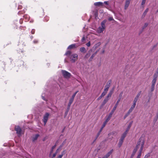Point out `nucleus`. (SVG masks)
Segmentation results:
<instances>
[{
  "label": "nucleus",
  "instance_id": "nucleus-1",
  "mask_svg": "<svg viewBox=\"0 0 158 158\" xmlns=\"http://www.w3.org/2000/svg\"><path fill=\"white\" fill-rule=\"evenodd\" d=\"M106 20H103L101 23V26L98 27L97 30V32L98 33L102 32L106 29V26L105 23L106 22Z\"/></svg>",
  "mask_w": 158,
  "mask_h": 158
},
{
  "label": "nucleus",
  "instance_id": "nucleus-2",
  "mask_svg": "<svg viewBox=\"0 0 158 158\" xmlns=\"http://www.w3.org/2000/svg\"><path fill=\"white\" fill-rule=\"evenodd\" d=\"M139 142H140L141 147L140 148V152L139 155H138L137 158H140L141 155V152L142 151L143 145L144 144V140L142 138H140L139 139Z\"/></svg>",
  "mask_w": 158,
  "mask_h": 158
},
{
  "label": "nucleus",
  "instance_id": "nucleus-3",
  "mask_svg": "<svg viewBox=\"0 0 158 158\" xmlns=\"http://www.w3.org/2000/svg\"><path fill=\"white\" fill-rule=\"evenodd\" d=\"M132 123V122H131L130 123V124L129 125V126L128 127V129L126 131V132L123 134V135L122 137V138H121V139L119 142V146H121V145H122V143L123 142V140L124 139L125 137L126 136V135L127 133V132H128L129 129V128H130V127L131 126Z\"/></svg>",
  "mask_w": 158,
  "mask_h": 158
},
{
  "label": "nucleus",
  "instance_id": "nucleus-4",
  "mask_svg": "<svg viewBox=\"0 0 158 158\" xmlns=\"http://www.w3.org/2000/svg\"><path fill=\"white\" fill-rule=\"evenodd\" d=\"M61 72L64 77L69 78L70 77L71 75L70 73L64 70H62Z\"/></svg>",
  "mask_w": 158,
  "mask_h": 158
},
{
  "label": "nucleus",
  "instance_id": "nucleus-5",
  "mask_svg": "<svg viewBox=\"0 0 158 158\" xmlns=\"http://www.w3.org/2000/svg\"><path fill=\"white\" fill-rule=\"evenodd\" d=\"M78 55L76 54H73L70 55V58L72 62H74L77 59Z\"/></svg>",
  "mask_w": 158,
  "mask_h": 158
},
{
  "label": "nucleus",
  "instance_id": "nucleus-6",
  "mask_svg": "<svg viewBox=\"0 0 158 158\" xmlns=\"http://www.w3.org/2000/svg\"><path fill=\"white\" fill-rule=\"evenodd\" d=\"M158 76H156V75H154L153 76V79L152 81V89L154 88V86L155 85L156 83V81L157 80V78Z\"/></svg>",
  "mask_w": 158,
  "mask_h": 158
},
{
  "label": "nucleus",
  "instance_id": "nucleus-7",
  "mask_svg": "<svg viewBox=\"0 0 158 158\" xmlns=\"http://www.w3.org/2000/svg\"><path fill=\"white\" fill-rule=\"evenodd\" d=\"M15 130L16 131L17 133L19 136L20 135L21 132V130L19 126H17L15 127Z\"/></svg>",
  "mask_w": 158,
  "mask_h": 158
},
{
  "label": "nucleus",
  "instance_id": "nucleus-8",
  "mask_svg": "<svg viewBox=\"0 0 158 158\" xmlns=\"http://www.w3.org/2000/svg\"><path fill=\"white\" fill-rule=\"evenodd\" d=\"M49 115V114L48 113H46L45 115L44 116L43 118L44 122V125H45L47 123L48 120V116Z\"/></svg>",
  "mask_w": 158,
  "mask_h": 158
},
{
  "label": "nucleus",
  "instance_id": "nucleus-9",
  "mask_svg": "<svg viewBox=\"0 0 158 158\" xmlns=\"http://www.w3.org/2000/svg\"><path fill=\"white\" fill-rule=\"evenodd\" d=\"M140 143V142L139 143V141L137 143V145L136 147V148H135L134 149V150L133 151V155H134L136 153V152L137 151L138 148L139 147V146H141Z\"/></svg>",
  "mask_w": 158,
  "mask_h": 158
},
{
  "label": "nucleus",
  "instance_id": "nucleus-10",
  "mask_svg": "<svg viewBox=\"0 0 158 158\" xmlns=\"http://www.w3.org/2000/svg\"><path fill=\"white\" fill-rule=\"evenodd\" d=\"M131 0H126L124 6V9L126 10L127 9L129 5Z\"/></svg>",
  "mask_w": 158,
  "mask_h": 158
},
{
  "label": "nucleus",
  "instance_id": "nucleus-11",
  "mask_svg": "<svg viewBox=\"0 0 158 158\" xmlns=\"http://www.w3.org/2000/svg\"><path fill=\"white\" fill-rule=\"evenodd\" d=\"M77 92L78 91H77L75 93H74V94L73 95L72 98H71L70 99L69 102V106H70L71 105V103H72V102L74 98L75 97L76 94Z\"/></svg>",
  "mask_w": 158,
  "mask_h": 158
},
{
  "label": "nucleus",
  "instance_id": "nucleus-12",
  "mask_svg": "<svg viewBox=\"0 0 158 158\" xmlns=\"http://www.w3.org/2000/svg\"><path fill=\"white\" fill-rule=\"evenodd\" d=\"M92 51V49L89 50L85 56V58L86 59L88 58L90 56Z\"/></svg>",
  "mask_w": 158,
  "mask_h": 158
},
{
  "label": "nucleus",
  "instance_id": "nucleus-13",
  "mask_svg": "<svg viewBox=\"0 0 158 158\" xmlns=\"http://www.w3.org/2000/svg\"><path fill=\"white\" fill-rule=\"evenodd\" d=\"M111 80H109L107 83L105 89H109L111 85Z\"/></svg>",
  "mask_w": 158,
  "mask_h": 158
},
{
  "label": "nucleus",
  "instance_id": "nucleus-14",
  "mask_svg": "<svg viewBox=\"0 0 158 158\" xmlns=\"http://www.w3.org/2000/svg\"><path fill=\"white\" fill-rule=\"evenodd\" d=\"M94 5L96 6H104L103 3L102 2H95L94 3Z\"/></svg>",
  "mask_w": 158,
  "mask_h": 158
},
{
  "label": "nucleus",
  "instance_id": "nucleus-15",
  "mask_svg": "<svg viewBox=\"0 0 158 158\" xmlns=\"http://www.w3.org/2000/svg\"><path fill=\"white\" fill-rule=\"evenodd\" d=\"M119 100H118V101H117V103L115 105V106H114V108H113V110H112V112H111V113L110 114V116H109V117H110H110H111L112 114H113V113H114V111L116 109V108L117 106V105H118V102H119Z\"/></svg>",
  "mask_w": 158,
  "mask_h": 158
},
{
  "label": "nucleus",
  "instance_id": "nucleus-16",
  "mask_svg": "<svg viewBox=\"0 0 158 158\" xmlns=\"http://www.w3.org/2000/svg\"><path fill=\"white\" fill-rule=\"evenodd\" d=\"M98 51H97L93 53L91 56H90V58L89 59V61H92V60L93 59L94 57L96 56V55Z\"/></svg>",
  "mask_w": 158,
  "mask_h": 158
},
{
  "label": "nucleus",
  "instance_id": "nucleus-17",
  "mask_svg": "<svg viewBox=\"0 0 158 158\" xmlns=\"http://www.w3.org/2000/svg\"><path fill=\"white\" fill-rule=\"evenodd\" d=\"M110 117H109L108 118H107V119L106 120L105 122L104 123L102 128L101 129L100 131H101L102 130L103 128L106 125V123L109 120V119H110Z\"/></svg>",
  "mask_w": 158,
  "mask_h": 158
},
{
  "label": "nucleus",
  "instance_id": "nucleus-18",
  "mask_svg": "<svg viewBox=\"0 0 158 158\" xmlns=\"http://www.w3.org/2000/svg\"><path fill=\"white\" fill-rule=\"evenodd\" d=\"M76 47V44H72L69 45L67 49H73V48H75Z\"/></svg>",
  "mask_w": 158,
  "mask_h": 158
},
{
  "label": "nucleus",
  "instance_id": "nucleus-19",
  "mask_svg": "<svg viewBox=\"0 0 158 158\" xmlns=\"http://www.w3.org/2000/svg\"><path fill=\"white\" fill-rule=\"evenodd\" d=\"M80 51L81 52L85 53L86 52V50L84 47H82L80 48Z\"/></svg>",
  "mask_w": 158,
  "mask_h": 158
},
{
  "label": "nucleus",
  "instance_id": "nucleus-20",
  "mask_svg": "<svg viewBox=\"0 0 158 158\" xmlns=\"http://www.w3.org/2000/svg\"><path fill=\"white\" fill-rule=\"evenodd\" d=\"M149 10V9L148 8H147L145 11L143 13V14L142 15V17L143 18L146 15L147 13L148 12V11Z\"/></svg>",
  "mask_w": 158,
  "mask_h": 158
},
{
  "label": "nucleus",
  "instance_id": "nucleus-21",
  "mask_svg": "<svg viewBox=\"0 0 158 158\" xmlns=\"http://www.w3.org/2000/svg\"><path fill=\"white\" fill-rule=\"evenodd\" d=\"M136 105V103L135 102H134L133 105H132V107H131L130 109L129 110L128 113H129L130 112H131L133 108L135 107Z\"/></svg>",
  "mask_w": 158,
  "mask_h": 158
},
{
  "label": "nucleus",
  "instance_id": "nucleus-22",
  "mask_svg": "<svg viewBox=\"0 0 158 158\" xmlns=\"http://www.w3.org/2000/svg\"><path fill=\"white\" fill-rule=\"evenodd\" d=\"M62 147V145H61V146H60V147L59 148H58V149L57 150H56V153H54V154H53V156H52V158H54V157H55V156H56V153L58 152V150H60V149H61V148Z\"/></svg>",
  "mask_w": 158,
  "mask_h": 158
},
{
  "label": "nucleus",
  "instance_id": "nucleus-23",
  "mask_svg": "<svg viewBox=\"0 0 158 158\" xmlns=\"http://www.w3.org/2000/svg\"><path fill=\"white\" fill-rule=\"evenodd\" d=\"M101 45L100 42H98L94 45V47L95 48H98Z\"/></svg>",
  "mask_w": 158,
  "mask_h": 158
},
{
  "label": "nucleus",
  "instance_id": "nucleus-24",
  "mask_svg": "<svg viewBox=\"0 0 158 158\" xmlns=\"http://www.w3.org/2000/svg\"><path fill=\"white\" fill-rule=\"evenodd\" d=\"M140 94H138L136 97L135 98L134 100V102H135L136 103V102L138 100V98L139 97V96Z\"/></svg>",
  "mask_w": 158,
  "mask_h": 158
},
{
  "label": "nucleus",
  "instance_id": "nucleus-25",
  "mask_svg": "<svg viewBox=\"0 0 158 158\" xmlns=\"http://www.w3.org/2000/svg\"><path fill=\"white\" fill-rule=\"evenodd\" d=\"M108 90V89H104V92L101 95V97H102L104 96L106 93L107 91Z\"/></svg>",
  "mask_w": 158,
  "mask_h": 158
},
{
  "label": "nucleus",
  "instance_id": "nucleus-26",
  "mask_svg": "<svg viewBox=\"0 0 158 158\" xmlns=\"http://www.w3.org/2000/svg\"><path fill=\"white\" fill-rule=\"evenodd\" d=\"M65 152V151L64 150L62 152L61 154L59 156H58V158H62V157L63 155L64 154Z\"/></svg>",
  "mask_w": 158,
  "mask_h": 158
},
{
  "label": "nucleus",
  "instance_id": "nucleus-27",
  "mask_svg": "<svg viewBox=\"0 0 158 158\" xmlns=\"http://www.w3.org/2000/svg\"><path fill=\"white\" fill-rule=\"evenodd\" d=\"M39 136V135L38 134L36 135H35V137L33 138V141H34L35 140H36L37 139V138H38V136Z\"/></svg>",
  "mask_w": 158,
  "mask_h": 158
},
{
  "label": "nucleus",
  "instance_id": "nucleus-28",
  "mask_svg": "<svg viewBox=\"0 0 158 158\" xmlns=\"http://www.w3.org/2000/svg\"><path fill=\"white\" fill-rule=\"evenodd\" d=\"M148 25V23H146L144 24V26L142 27V30H143Z\"/></svg>",
  "mask_w": 158,
  "mask_h": 158
},
{
  "label": "nucleus",
  "instance_id": "nucleus-29",
  "mask_svg": "<svg viewBox=\"0 0 158 158\" xmlns=\"http://www.w3.org/2000/svg\"><path fill=\"white\" fill-rule=\"evenodd\" d=\"M71 53V52L69 51H68L66 52L65 53V55L66 56H68L70 55Z\"/></svg>",
  "mask_w": 158,
  "mask_h": 158
},
{
  "label": "nucleus",
  "instance_id": "nucleus-30",
  "mask_svg": "<svg viewBox=\"0 0 158 158\" xmlns=\"http://www.w3.org/2000/svg\"><path fill=\"white\" fill-rule=\"evenodd\" d=\"M108 99L107 98H106L104 99L103 103V105H104L108 101Z\"/></svg>",
  "mask_w": 158,
  "mask_h": 158
},
{
  "label": "nucleus",
  "instance_id": "nucleus-31",
  "mask_svg": "<svg viewBox=\"0 0 158 158\" xmlns=\"http://www.w3.org/2000/svg\"><path fill=\"white\" fill-rule=\"evenodd\" d=\"M146 0H142V3H141V5H144L145 3Z\"/></svg>",
  "mask_w": 158,
  "mask_h": 158
},
{
  "label": "nucleus",
  "instance_id": "nucleus-32",
  "mask_svg": "<svg viewBox=\"0 0 158 158\" xmlns=\"http://www.w3.org/2000/svg\"><path fill=\"white\" fill-rule=\"evenodd\" d=\"M108 20L110 21L114 20V19L112 17H110L109 18Z\"/></svg>",
  "mask_w": 158,
  "mask_h": 158
},
{
  "label": "nucleus",
  "instance_id": "nucleus-33",
  "mask_svg": "<svg viewBox=\"0 0 158 158\" xmlns=\"http://www.w3.org/2000/svg\"><path fill=\"white\" fill-rule=\"evenodd\" d=\"M56 146V145H54L52 147V149H51V153H52V152L54 149L55 148Z\"/></svg>",
  "mask_w": 158,
  "mask_h": 158
},
{
  "label": "nucleus",
  "instance_id": "nucleus-34",
  "mask_svg": "<svg viewBox=\"0 0 158 158\" xmlns=\"http://www.w3.org/2000/svg\"><path fill=\"white\" fill-rule=\"evenodd\" d=\"M112 153V151H110V152H108V153L106 155V158H107L109 156H110V155L111 154V153Z\"/></svg>",
  "mask_w": 158,
  "mask_h": 158
},
{
  "label": "nucleus",
  "instance_id": "nucleus-35",
  "mask_svg": "<svg viewBox=\"0 0 158 158\" xmlns=\"http://www.w3.org/2000/svg\"><path fill=\"white\" fill-rule=\"evenodd\" d=\"M86 46L88 47H89L90 46V41L88 43H86Z\"/></svg>",
  "mask_w": 158,
  "mask_h": 158
},
{
  "label": "nucleus",
  "instance_id": "nucleus-36",
  "mask_svg": "<svg viewBox=\"0 0 158 158\" xmlns=\"http://www.w3.org/2000/svg\"><path fill=\"white\" fill-rule=\"evenodd\" d=\"M103 3L105 4H106L107 5H109L108 1H104V2L103 4Z\"/></svg>",
  "mask_w": 158,
  "mask_h": 158
},
{
  "label": "nucleus",
  "instance_id": "nucleus-37",
  "mask_svg": "<svg viewBox=\"0 0 158 158\" xmlns=\"http://www.w3.org/2000/svg\"><path fill=\"white\" fill-rule=\"evenodd\" d=\"M35 30L34 29H32L31 31V33L32 34H33L35 33Z\"/></svg>",
  "mask_w": 158,
  "mask_h": 158
},
{
  "label": "nucleus",
  "instance_id": "nucleus-38",
  "mask_svg": "<svg viewBox=\"0 0 158 158\" xmlns=\"http://www.w3.org/2000/svg\"><path fill=\"white\" fill-rule=\"evenodd\" d=\"M85 40V37L84 36H83L82 37V38L81 40V42H83Z\"/></svg>",
  "mask_w": 158,
  "mask_h": 158
},
{
  "label": "nucleus",
  "instance_id": "nucleus-39",
  "mask_svg": "<svg viewBox=\"0 0 158 158\" xmlns=\"http://www.w3.org/2000/svg\"><path fill=\"white\" fill-rule=\"evenodd\" d=\"M33 43L35 44H37V43H38V40H35L33 41Z\"/></svg>",
  "mask_w": 158,
  "mask_h": 158
},
{
  "label": "nucleus",
  "instance_id": "nucleus-40",
  "mask_svg": "<svg viewBox=\"0 0 158 158\" xmlns=\"http://www.w3.org/2000/svg\"><path fill=\"white\" fill-rule=\"evenodd\" d=\"M111 94L110 93L108 95L107 98L109 97H110L111 96Z\"/></svg>",
  "mask_w": 158,
  "mask_h": 158
},
{
  "label": "nucleus",
  "instance_id": "nucleus-41",
  "mask_svg": "<svg viewBox=\"0 0 158 158\" xmlns=\"http://www.w3.org/2000/svg\"><path fill=\"white\" fill-rule=\"evenodd\" d=\"M22 19H20V20L19 22H20V23H21H21H22Z\"/></svg>",
  "mask_w": 158,
  "mask_h": 158
},
{
  "label": "nucleus",
  "instance_id": "nucleus-42",
  "mask_svg": "<svg viewBox=\"0 0 158 158\" xmlns=\"http://www.w3.org/2000/svg\"><path fill=\"white\" fill-rule=\"evenodd\" d=\"M102 97H101V95L98 98V100H99L101 99Z\"/></svg>",
  "mask_w": 158,
  "mask_h": 158
},
{
  "label": "nucleus",
  "instance_id": "nucleus-43",
  "mask_svg": "<svg viewBox=\"0 0 158 158\" xmlns=\"http://www.w3.org/2000/svg\"><path fill=\"white\" fill-rule=\"evenodd\" d=\"M18 8L19 9H20L21 8V6H18Z\"/></svg>",
  "mask_w": 158,
  "mask_h": 158
},
{
  "label": "nucleus",
  "instance_id": "nucleus-44",
  "mask_svg": "<svg viewBox=\"0 0 158 158\" xmlns=\"http://www.w3.org/2000/svg\"><path fill=\"white\" fill-rule=\"evenodd\" d=\"M104 52H105V51H104V50H103L102 51V53H104Z\"/></svg>",
  "mask_w": 158,
  "mask_h": 158
},
{
  "label": "nucleus",
  "instance_id": "nucleus-45",
  "mask_svg": "<svg viewBox=\"0 0 158 158\" xmlns=\"http://www.w3.org/2000/svg\"><path fill=\"white\" fill-rule=\"evenodd\" d=\"M134 155H133V154L132 153V155L131 156V158H132L133 157V156Z\"/></svg>",
  "mask_w": 158,
  "mask_h": 158
},
{
  "label": "nucleus",
  "instance_id": "nucleus-46",
  "mask_svg": "<svg viewBox=\"0 0 158 158\" xmlns=\"http://www.w3.org/2000/svg\"><path fill=\"white\" fill-rule=\"evenodd\" d=\"M31 39H32V38H33V36H31Z\"/></svg>",
  "mask_w": 158,
  "mask_h": 158
},
{
  "label": "nucleus",
  "instance_id": "nucleus-47",
  "mask_svg": "<svg viewBox=\"0 0 158 158\" xmlns=\"http://www.w3.org/2000/svg\"><path fill=\"white\" fill-rule=\"evenodd\" d=\"M43 99L44 100V97H43Z\"/></svg>",
  "mask_w": 158,
  "mask_h": 158
},
{
  "label": "nucleus",
  "instance_id": "nucleus-48",
  "mask_svg": "<svg viewBox=\"0 0 158 158\" xmlns=\"http://www.w3.org/2000/svg\"><path fill=\"white\" fill-rule=\"evenodd\" d=\"M127 115H126L125 117V118L126 117V116H127Z\"/></svg>",
  "mask_w": 158,
  "mask_h": 158
},
{
  "label": "nucleus",
  "instance_id": "nucleus-49",
  "mask_svg": "<svg viewBox=\"0 0 158 158\" xmlns=\"http://www.w3.org/2000/svg\"><path fill=\"white\" fill-rule=\"evenodd\" d=\"M146 156H145L144 158H145L146 157Z\"/></svg>",
  "mask_w": 158,
  "mask_h": 158
},
{
  "label": "nucleus",
  "instance_id": "nucleus-50",
  "mask_svg": "<svg viewBox=\"0 0 158 158\" xmlns=\"http://www.w3.org/2000/svg\"><path fill=\"white\" fill-rule=\"evenodd\" d=\"M25 16H24V18H25Z\"/></svg>",
  "mask_w": 158,
  "mask_h": 158
}]
</instances>
